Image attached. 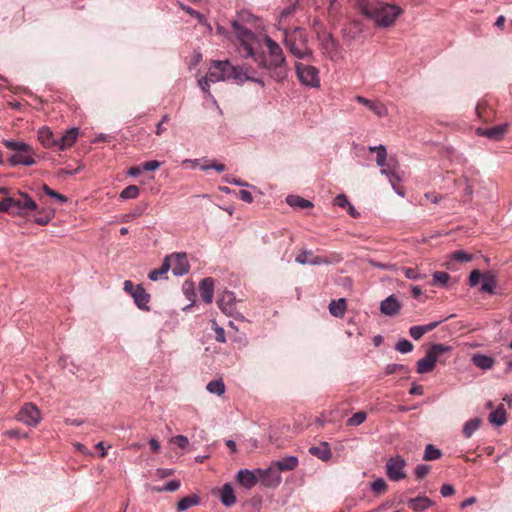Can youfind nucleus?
Masks as SVG:
<instances>
[{
    "instance_id": "obj_1",
    "label": "nucleus",
    "mask_w": 512,
    "mask_h": 512,
    "mask_svg": "<svg viewBox=\"0 0 512 512\" xmlns=\"http://www.w3.org/2000/svg\"><path fill=\"white\" fill-rule=\"evenodd\" d=\"M238 40V53L244 59L251 58L259 68L268 71L269 76L282 82L288 75V65L280 45L269 36H265L263 42L267 47V54L262 49L261 39L250 29L240 24L237 20L231 23Z\"/></svg>"
},
{
    "instance_id": "obj_2",
    "label": "nucleus",
    "mask_w": 512,
    "mask_h": 512,
    "mask_svg": "<svg viewBox=\"0 0 512 512\" xmlns=\"http://www.w3.org/2000/svg\"><path fill=\"white\" fill-rule=\"evenodd\" d=\"M355 7L379 28L392 26L402 13L400 6L377 0H356Z\"/></svg>"
},
{
    "instance_id": "obj_3",
    "label": "nucleus",
    "mask_w": 512,
    "mask_h": 512,
    "mask_svg": "<svg viewBox=\"0 0 512 512\" xmlns=\"http://www.w3.org/2000/svg\"><path fill=\"white\" fill-rule=\"evenodd\" d=\"M245 65L234 66L229 60H215L209 68V77L213 83L231 80L238 85L246 82Z\"/></svg>"
},
{
    "instance_id": "obj_4",
    "label": "nucleus",
    "mask_w": 512,
    "mask_h": 512,
    "mask_svg": "<svg viewBox=\"0 0 512 512\" xmlns=\"http://www.w3.org/2000/svg\"><path fill=\"white\" fill-rule=\"evenodd\" d=\"M369 151L376 153V164L381 168V174L388 178L393 189H395V182L400 181V177L397 175L396 171L397 161L393 158L387 160V150L382 144L378 146H370Z\"/></svg>"
},
{
    "instance_id": "obj_5",
    "label": "nucleus",
    "mask_w": 512,
    "mask_h": 512,
    "mask_svg": "<svg viewBox=\"0 0 512 512\" xmlns=\"http://www.w3.org/2000/svg\"><path fill=\"white\" fill-rule=\"evenodd\" d=\"M283 43L291 54L298 59H304L312 55V51L306 45V35L300 28H296L292 33L285 31Z\"/></svg>"
},
{
    "instance_id": "obj_6",
    "label": "nucleus",
    "mask_w": 512,
    "mask_h": 512,
    "mask_svg": "<svg viewBox=\"0 0 512 512\" xmlns=\"http://www.w3.org/2000/svg\"><path fill=\"white\" fill-rule=\"evenodd\" d=\"M452 347L442 343H433L423 358L419 359L416 364V371L419 374L431 372L435 368V364L444 353L450 352Z\"/></svg>"
},
{
    "instance_id": "obj_7",
    "label": "nucleus",
    "mask_w": 512,
    "mask_h": 512,
    "mask_svg": "<svg viewBox=\"0 0 512 512\" xmlns=\"http://www.w3.org/2000/svg\"><path fill=\"white\" fill-rule=\"evenodd\" d=\"M295 70L299 81L310 88L320 87L319 70L311 65L296 62Z\"/></svg>"
},
{
    "instance_id": "obj_8",
    "label": "nucleus",
    "mask_w": 512,
    "mask_h": 512,
    "mask_svg": "<svg viewBox=\"0 0 512 512\" xmlns=\"http://www.w3.org/2000/svg\"><path fill=\"white\" fill-rule=\"evenodd\" d=\"M217 304H218L219 308L221 309V311L223 313H225L226 315L231 316L238 320L244 319L243 315L237 311V308H236L237 299L233 292L224 291L220 295V297L217 301Z\"/></svg>"
},
{
    "instance_id": "obj_9",
    "label": "nucleus",
    "mask_w": 512,
    "mask_h": 512,
    "mask_svg": "<svg viewBox=\"0 0 512 512\" xmlns=\"http://www.w3.org/2000/svg\"><path fill=\"white\" fill-rule=\"evenodd\" d=\"M406 465V460L400 455L389 458L386 462V474L388 478L392 481L404 479L406 477L404 470Z\"/></svg>"
},
{
    "instance_id": "obj_10",
    "label": "nucleus",
    "mask_w": 512,
    "mask_h": 512,
    "mask_svg": "<svg viewBox=\"0 0 512 512\" xmlns=\"http://www.w3.org/2000/svg\"><path fill=\"white\" fill-rule=\"evenodd\" d=\"M164 259H169V263L171 264L170 269L173 275L180 277L189 272L190 264L186 253H173L166 256Z\"/></svg>"
},
{
    "instance_id": "obj_11",
    "label": "nucleus",
    "mask_w": 512,
    "mask_h": 512,
    "mask_svg": "<svg viewBox=\"0 0 512 512\" xmlns=\"http://www.w3.org/2000/svg\"><path fill=\"white\" fill-rule=\"evenodd\" d=\"M258 481L265 487H277L281 483V475L275 469L273 464L266 469H256Z\"/></svg>"
},
{
    "instance_id": "obj_12",
    "label": "nucleus",
    "mask_w": 512,
    "mask_h": 512,
    "mask_svg": "<svg viewBox=\"0 0 512 512\" xmlns=\"http://www.w3.org/2000/svg\"><path fill=\"white\" fill-rule=\"evenodd\" d=\"M18 419L28 426H36L41 421V413L34 404L26 403L19 411Z\"/></svg>"
},
{
    "instance_id": "obj_13",
    "label": "nucleus",
    "mask_w": 512,
    "mask_h": 512,
    "mask_svg": "<svg viewBox=\"0 0 512 512\" xmlns=\"http://www.w3.org/2000/svg\"><path fill=\"white\" fill-rule=\"evenodd\" d=\"M20 198H15L12 213L17 216H24L26 211H35L36 202L25 192H19Z\"/></svg>"
},
{
    "instance_id": "obj_14",
    "label": "nucleus",
    "mask_w": 512,
    "mask_h": 512,
    "mask_svg": "<svg viewBox=\"0 0 512 512\" xmlns=\"http://www.w3.org/2000/svg\"><path fill=\"white\" fill-rule=\"evenodd\" d=\"M9 164L12 167L18 166V165H24V166H32L34 165L35 159L33 158V149L31 146H29L28 151H20L16 152L8 159Z\"/></svg>"
},
{
    "instance_id": "obj_15",
    "label": "nucleus",
    "mask_w": 512,
    "mask_h": 512,
    "mask_svg": "<svg viewBox=\"0 0 512 512\" xmlns=\"http://www.w3.org/2000/svg\"><path fill=\"white\" fill-rule=\"evenodd\" d=\"M507 130H508V124L503 123V124L496 125L494 127L487 128V129L478 128L476 130V133L479 136H484L491 140L498 141L504 137Z\"/></svg>"
},
{
    "instance_id": "obj_16",
    "label": "nucleus",
    "mask_w": 512,
    "mask_h": 512,
    "mask_svg": "<svg viewBox=\"0 0 512 512\" xmlns=\"http://www.w3.org/2000/svg\"><path fill=\"white\" fill-rule=\"evenodd\" d=\"M401 303L395 295H390L380 303V312L387 316H395L401 309Z\"/></svg>"
},
{
    "instance_id": "obj_17",
    "label": "nucleus",
    "mask_w": 512,
    "mask_h": 512,
    "mask_svg": "<svg viewBox=\"0 0 512 512\" xmlns=\"http://www.w3.org/2000/svg\"><path fill=\"white\" fill-rule=\"evenodd\" d=\"M238 483L246 489H251L258 482V474L255 470L241 469L237 473Z\"/></svg>"
},
{
    "instance_id": "obj_18",
    "label": "nucleus",
    "mask_w": 512,
    "mask_h": 512,
    "mask_svg": "<svg viewBox=\"0 0 512 512\" xmlns=\"http://www.w3.org/2000/svg\"><path fill=\"white\" fill-rule=\"evenodd\" d=\"M355 101L366 106L370 111L378 117H385L388 114L387 108L384 104L378 101L369 100L363 96H356Z\"/></svg>"
},
{
    "instance_id": "obj_19",
    "label": "nucleus",
    "mask_w": 512,
    "mask_h": 512,
    "mask_svg": "<svg viewBox=\"0 0 512 512\" xmlns=\"http://www.w3.org/2000/svg\"><path fill=\"white\" fill-rule=\"evenodd\" d=\"M132 298L137 308L143 311H150V307L148 305L150 295L145 291L141 284L136 285V290Z\"/></svg>"
},
{
    "instance_id": "obj_20",
    "label": "nucleus",
    "mask_w": 512,
    "mask_h": 512,
    "mask_svg": "<svg viewBox=\"0 0 512 512\" xmlns=\"http://www.w3.org/2000/svg\"><path fill=\"white\" fill-rule=\"evenodd\" d=\"M199 291H200L202 300L205 303L210 304L213 300V295H214V280H213V278L206 277V278L202 279L199 284Z\"/></svg>"
},
{
    "instance_id": "obj_21",
    "label": "nucleus",
    "mask_w": 512,
    "mask_h": 512,
    "mask_svg": "<svg viewBox=\"0 0 512 512\" xmlns=\"http://www.w3.org/2000/svg\"><path fill=\"white\" fill-rule=\"evenodd\" d=\"M79 135L78 128H71L67 130L64 134L58 137L57 147L59 150L63 151L69 147H71L75 141L77 140Z\"/></svg>"
},
{
    "instance_id": "obj_22",
    "label": "nucleus",
    "mask_w": 512,
    "mask_h": 512,
    "mask_svg": "<svg viewBox=\"0 0 512 512\" xmlns=\"http://www.w3.org/2000/svg\"><path fill=\"white\" fill-rule=\"evenodd\" d=\"M497 278L494 272L486 271L483 273V280L480 287V292L488 293L490 295L497 294L496 291Z\"/></svg>"
},
{
    "instance_id": "obj_23",
    "label": "nucleus",
    "mask_w": 512,
    "mask_h": 512,
    "mask_svg": "<svg viewBox=\"0 0 512 512\" xmlns=\"http://www.w3.org/2000/svg\"><path fill=\"white\" fill-rule=\"evenodd\" d=\"M298 458L296 456H286L282 459L272 462L278 473L282 471H291L298 466Z\"/></svg>"
},
{
    "instance_id": "obj_24",
    "label": "nucleus",
    "mask_w": 512,
    "mask_h": 512,
    "mask_svg": "<svg viewBox=\"0 0 512 512\" xmlns=\"http://www.w3.org/2000/svg\"><path fill=\"white\" fill-rule=\"evenodd\" d=\"M433 504H434L433 501L426 496H418L415 498H410L407 501V505L409 506V508H411L415 512L425 511Z\"/></svg>"
},
{
    "instance_id": "obj_25",
    "label": "nucleus",
    "mask_w": 512,
    "mask_h": 512,
    "mask_svg": "<svg viewBox=\"0 0 512 512\" xmlns=\"http://www.w3.org/2000/svg\"><path fill=\"white\" fill-rule=\"evenodd\" d=\"M472 363L481 370H489L494 366L495 360L491 356L475 353L471 357Z\"/></svg>"
},
{
    "instance_id": "obj_26",
    "label": "nucleus",
    "mask_w": 512,
    "mask_h": 512,
    "mask_svg": "<svg viewBox=\"0 0 512 512\" xmlns=\"http://www.w3.org/2000/svg\"><path fill=\"white\" fill-rule=\"evenodd\" d=\"M38 139L46 148L57 147L58 138L54 137L53 132L48 127L39 129Z\"/></svg>"
},
{
    "instance_id": "obj_27",
    "label": "nucleus",
    "mask_w": 512,
    "mask_h": 512,
    "mask_svg": "<svg viewBox=\"0 0 512 512\" xmlns=\"http://www.w3.org/2000/svg\"><path fill=\"white\" fill-rule=\"evenodd\" d=\"M309 453L322 461H328L332 457L330 446L327 442H321L319 446H311Z\"/></svg>"
},
{
    "instance_id": "obj_28",
    "label": "nucleus",
    "mask_w": 512,
    "mask_h": 512,
    "mask_svg": "<svg viewBox=\"0 0 512 512\" xmlns=\"http://www.w3.org/2000/svg\"><path fill=\"white\" fill-rule=\"evenodd\" d=\"M488 420L492 425L495 426L504 425L507 421V415L504 405H498V407L489 414Z\"/></svg>"
},
{
    "instance_id": "obj_29",
    "label": "nucleus",
    "mask_w": 512,
    "mask_h": 512,
    "mask_svg": "<svg viewBox=\"0 0 512 512\" xmlns=\"http://www.w3.org/2000/svg\"><path fill=\"white\" fill-rule=\"evenodd\" d=\"M220 500L226 507H230L236 502L234 490L230 484H224L220 489Z\"/></svg>"
},
{
    "instance_id": "obj_30",
    "label": "nucleus",
    "mask_w": 512,
    "mask_h": 512,
    "mask_svg": "<svg viewBox=\"0 0 512 512\" xmlns=\"http://www.w3.org/2000/svg\"><path fill=\"white\" fill-rule=\"evenodd\" d=\"M287 204L296 209H307L312 208L313 203L307 199H304L298 195H289L286 198Z\"/></svg>"
},
{
    "instance_id": "obj_31",
    "label": "nucleus",
    "mask_w": 512,
    "mask_h": 512,
    "mask_svg": "<svg viewBox=\"0 0 512 512\" xmlns=\"http://www.w3.org/2000/svg\"><path fill=\"white\" fill-rule=\"evenodd\" d=\"M346 311V301L344 298L332 300L329 303V312L332 316L343 317Z\"/></svg>"
},
{
    "instance_id": "obj_32",
    "label": "nucleus",
    "mask_w": 512,
    "mask_h": 512,
    "mask_svg": "<svg viewBox=\"0 0 512 512\" xmlns=\"http://www.w3.org/2000/svg\"><path fill=\"white\" fill-rule=\"evenodd\" d=\"M171 264L169 263V259H164L162 265L158 269H153L149 272L148 278L151 281H157L166 276L167 272L170 270Z\"/></svg>"
},
{
    "instance_id": "obj_33",
    "label": "nucleus",
    "mask_w": 512,
    "mask_h": 512,
    "mask_svg": "<svg viewBox=\"0 0 512 512\" xmlns=\"http://www.w3.org/2000/svg\"><path fill=\"white\" fill-rule=\"evenodd\" d=\"M481 423L482 420L480 418H473L465 422L462 431L465 438H471L473 434L479 429Z\"/></svg>"
},
{
    "instance_id": "obj_34",
    "label": "nucleus",
    "mask_w": 512,
    "mask_h": 512,
    "mask_svg": "<svg viewBox=\"0 0 512 512\" xmlns=\"http://www.w3.org/2000/svg\"><path fill=\"white\" fill-rule=\"evenodd\" d=\"M199 503L200 498L197 495L194 494L191 496H186L178 502L177 509L178 511H185L193 506L198 505Z\"/></svg>"
},
{
    "instance_id": "obj_35",
    "label": "nucleus",
    "mask_w": 512,
    "mask_h": 512,
    "mask_svg": "<svg viewBox=\"0 0 512 512\" xmlns=\"http://www.w3.org/2000/svg\"><path fill=\"white\" fill-rule=\"evenodd\" d=\"M2 144L7 149L12 150L15 153L20 152V151H28L29 146H30L29 144L22 142V141H15V140H8V139H4L2 141Z\"/></svg>"
},
{
    "instance_id": "obj_36",
    "label": "nucleus",
    "mask_w": 512,
    "mask_h": 512,
    "mask_svg": "<svg viewBox=\"0 0 512 512\" xmlns=\"http://www.w3.org/2000/svg\"><path fill=\"white\" fill-rule=\"evenodd\" d=\"M442 452L440 449L432 444H428L425 447L423 459L426 461H433L441 458Z\"/></svg>"
},
{
    "instance_id": "obj_37",
    "label": "nucleus",
    "mask_w": 512,
    "mask_h": 512,
    "mask_svg": "<svg viewBox=\"0 0 512 512\" xmlns=\"http://www.w3.org/2000/svg\"><path fill=\"white\" fill-rule=\"evenodd\" d=\"M206 389L210 393L220 396L225 392V385L221 379L212 380L207 384Z\"/></svg>"
},
{
    "instance_id": "obj_38",
    "label": "nucleus",
    "mask_w": 512,
    "mask_h": 512,
    "mask_svg": "<svg viewBox=\"0 0 512 512\" xmlns=\"http://www.w3.org/2000/svg\"><path fill=\"white\" fill-rule=\"evenodd\" d=\"M139 193L140 189L138 186L129 185L121 191L119 197L123 200L134 199L139 195Z\"/></svg>"
},
{
    "instance_id": "obj_39",
    "label": "nucleus",
    "mask_w": 512,
    "mask_h": 512,
    "mask_svg": "<svg viewBox=\"0 0 512 512\" xmlns=\"http://www.w3.org/2000/svg\"><path fill=\"white\" fill-rule=\"evenodd\" d=\"M400 270L404 274V276L410 280L417 281L425 278V275L421 274L418 268L401 267Z\"/></svg>"
},
{
    "instance_id": "obj_40",
    "label": "nucleus",
    "mask_w": 512,
    "mask_h": 512,
    "mask_svg": "<svg viewBox=\"0 0 512 512\" xmlns=\"http://www.w3.org/2000/svg\"><path fill=\"white\" fill-rule=\"evenodd\" d=\"M432 277H433V284L442 286V287L447 286V284L450 280V275L444 271H436L433 273Z\"/></svg>"
},
{
    "instance_id": "obj_41",
    "label": "nucleus",
    "mask_w": 512,
    "mask_h": 512,
    "mask_svg": "<svg viewBox=\"0 0 512 512\" xmlns=\"http://www.w3.org/2000/svg\"><path fill=\"white\" fill-rule=\"evenodd\" d=\"M409 371H410L409 367L406 365H403V364L393 363V364H388L385 367L386 375H391V374L398 373V372L407 374V373H409Z\"/></svg>"
},
{
    "instance_id": "obj_42",
    "label": "nucleus",
    "mask_w": 512,
    "mask_h": 512,
    "mask_svg": "<svg viewBox=\"0 0 512 512\" xmlns=\"http://www.w3.org/2000/svg\"><path fill=\"white\" fill-rule=\"evenodd\" d=\"M450 259L461 263H467L470 262L473 257L464 250H457L451 253Z\"/></svg>"
},
{
    "instance_id": "obj_43",
    "label": "nucleus",
    "mask_w": 512,
    "mask_h": 512,
    "mask_svg": "<svg viewBox=\"0 0 512 512\" xmlns=\"http://www.w3.org/2000/svg\"><path fill=\"white\" fill-rule=\"evenodd\" d=\"M413 348V344L407 339H400L395 345V349L401 354L410 353Z\"/></svg>"
},
{
    "instance_id": "obj_44",
    "label": "nucleus",
    "mask_w": 512,
    "mask_h": 512,
    "mask_svg": "<svg viewBox=\"0 0 512 512\" xmlns=\"http://www.w3.org/2000/svg\"><path fill=\"white\" fill-rule=\"evenodd\" d=\"M42 190H43V192H44L47 196H49V197H51V198L56 199V200H57L58 202H60L61 204L66 203V202L68 201V199H67V197H66V196H64V195H62V194H60V193H58V192L54 191L53 189H51V188H50L49 186H47L46 184H44V185H43Z\"/></svg>"
},
{
    "instance_id": "obj_45",
    "label": "nucleus",
    "mask_w": 512,
    "mask_h": 512,
    "mask_svg": "<svg viewBox=\"0 0 512 512\" xmlns=\"http://www.w3.org/2000/svg\"><path fill=\"white\" fill-rule=\"evenodd\" d=\"M365 412H357L352 417L347 420V425L349 426H359L366 420Z\"/></svg>"
},
{
    "instance_id": "obj_46",
    "label": "nucleus",
    "mask_w": 512,
    "mask_h": 512,
    "mask_svg": "<svg viewBox=\"0 0 512 512\" xmlns=\"http://www.w3.org/2000/svg\"><path fill=\"white\" fill-rule=\"evenodd\" d=\"M245 77H247L246 82L251 81L255 82L261 87L265 86V83L262 78H256L254 77L255 70L252 69L250 66L245 65Z\"/></svg>"
},
{
    "instance_id": "obj_47",
    "label": "nucleus",
    "mask_w": 512,
    "mask_h": 512,
    "mask_svg": "<svg viewBox=\"0 0 512 512\" xmlns=\"http://www.w3.org/2000/svg\"><path fill=\"white\" fill-rule=\"evenodd\" d=\"M210 82H212V81L209 76L203 77L198 80V85L201 88V90L207 95V97H209L215 101L214 97L210 93Z\"/></svg>"
},
{
    "instance_id": "obj_48",
    "label": "nucleus",
    "mask_w": 512,
    "mask_h": 512,
    "mask_svg": "<svg viewBox=\"0 0 512 512\" xmlns=\"http://www.w3.org/2000/svg\"><path fill=\"white\" fill-rule=\"evenodd\" d=\"M370 487H371L373 492H375L377 494H381V493H383L387 489V484L384 481V479L377 478L376 480H374L371 483Z\"/></svg>"
},
{
    "instance_id": "obj_49",
    "label": "nucleus",
    "mask_w": 512,
    "mask_h": 512,
    "mask_svg": "<svg viewBox=\"0 0 512 512\" xmlns=\"http://www.w3.org/2000/svg\"><path fill=\"white\" fill-rule=\"evenodd\" d=\"M426 333L423 325H416V326H412L410 327L409 329V335L414 339V340H419L423 337V335Z\"/></svg>"
},
{
    "instance_id": "obj_50",
    "label": "nucleus",
    "mask_w": 512,
    "mask_h": 512,
    "mask_svg": "<svg viewBox=\"0 0 512 512\" xmlns=\"http://www.w3.org/2000/svg\"><path fill=\"white\" fill-rule=\"evenodd\" d=\"M13 204H15L14 197H6L0 201V212L13 211Z\"/></svg>"
},
{
    "instance_id": "obj_51",
    "label": "nucleus",
    "mask_w": 512,
    "mask_h": 512,
    "mask_svg": "<svg viewBox=\"0 0 512 512\" xmlns=\"http://www.w3.org/2000/svg\"><path fill=\"white\" fill-rule=\"evenodd\" d=\"M480 280H483V273H481L479 270H473L471 271L468 283L471 287L476 286Z\"/></svg>"
},
{
    "instance_id": "obj_52",
    "label": "nucleus",
    "mask_w": 512,
    "mask_h": 512,
    "mask_svg": "<svg viewBox=\"0 0 512 512\" xmlns=\"http://www.w3.org/2000/svg\"><path fill=\"white\" fill-rule=\"evenodd\" d=\"M311 255L312 254L310 251L304 250L296 256L295 260L297 263L302 265L310 264V261L312 259Z\"/></svg>"
},
{
    "instance_id": "obj_53",
    "label": "nucleus",
    "mask_w": 512,
    "mask_h": 512,
    "mask_svg": "<svg viewBox=\"0 0 512 512\" xmlns=\"http://www.w3.org/2000/svg\"><path fill=\"white\" fill-rule=\"evenodd\" d=\"M351 203L349 202L347 196L345 194H338L334 198V205L341 207V208H347Z\"/></svg>"
},
{
    "instance_id": "obj_54",
    "label": "nucleus",
    "mask_w": 512,
    "mask_h": 512,
    "mask_svg": "<svg viewBox=\"0 0 512 512\" xmlns=\"http://www.w3.org/2000/svg\"><path fill=\"white\" fill-rule=\"evenodd\" d=\"M180 487V482L178 480H170L168 481L159 491H168L174 492L178 490Z\"/></svg>"
},
{
    "instance_id": "obj_55",
    "label": "nucleus",
    "mask_w": 512,
    "mask_h": 512,
    "mask_svg": "<svg viewBox=\"0 0 512 512\" xmlns=\"http://www.w3.org/2000/svg\"><path fill=\"white\" fill-rule=\"evenodd\" d=\"M173 443L179 446L181 449H185L189 445L188 438L184 435H177L172 439Z\"/></svg>"
},
{
    "instance_id": "obj_56",
    "label": "nucleus",
    "mask_w": 512,
    "mask_h": 512,
    "mask_svg": "<svg viewBox=\"0 0 512 512\" xmlns=\"http://www.w3.org/2000/svg\"><path fill=\"white\" fill-rule=\"evenodd\" d=\"M430 471V466L426 464H419L415 468V475L417 478H423L426 476Z\"/></svg>"
},
{
    "instance_id": "obj_57",
    "label": "nucleus",
    "mask_w": 512,
    "mask_h": 512,
    "mask_svg": "<svg viewBox=\"0 0 512 512\" xmlns=\"http://www.w3.org/2000/svg\"><path fill=\"white\" fill-rule=\"evenodd\" d=\"M160 166H161V162H159L157 160H151V161H147L142 164V170L151 172V171H155Z\"/></svg>"
},
{
    "instance_id": "obj_58",
    "label": "nucleus",
    "mask_w": 512,
    "mask_h": 512,
    "mask_svg": "<svg viewBox=\"0 0 512 512\" xmlns=\"http://www.w3.org/2000/svg\"><path fill=\"white\" fill-rule=\"evenodd\" d=\"M213 324H214V330L216 333V337H215L216 341L220 342V343H225L226 337H225L224 329L222 327L218 326L215 321L213 322Z\"/></svg>"
},
{
    "instance_id": "obj_59",
    "label": "nucleus",
    "mask_w": 512,
    "mask_h": 512,
    "mask_svg": "<svg viewBox=\"0 0 512 512\" xmlns=\"http://www.w3.org/2000/svg\"><path fill=\"white\" fill-rule=\"evenodd\" d=\"M209 169H214L217 172H223V171H225L226 167H225L224 164L217 163V162H212L209 165H202L201 166V170H203V171H206V170H209Z\"/></svg>"
},
{
    "instance_id": "obj_60",
    "label": "nucleus",
    "mask_w": 512,
    "mask_h": 512,
    "mask_svg": "<svg viewBox=\"0 0 512 512\" xmlns=\"http://www.w3.org/2000/svg\"><path fill=\"white\" fill-rule=\"evenodd\" d=\"M223 180L227 183H230V184H233V185H236V186H241V187H248L249 184L247 182H244L238 178H235V177H231V176H225L223 178Z\"/></svg>"
},
{
    "instance_id": "obj_61",
    "label": "nucleus",
    "mask_w": 512,
    "mask_h": 512,
    "mask_svg": "<svg viewBox=\"0 0 512 512\" xmlns=\"http://www.w3.org/2000/svg\"><path fill=\"white\" fill-rule=\"evenodd\" d=\"M455 492L454 487L451 484H443L440 488V493L443 497H448L453 495Z\"/></svg>"
},
{
    "instance_id": "obj_62",
    "label": "nucleus",
    "mask_w": 512,
    "mask_h": 512,
    "mask_svg": "<svg viewBox=\"0 0 512 512\" xmlns=\"http://www.w3.org/2000/svg\"><path fill=\"white\" fill-rule=\"evenodd\" d=\"M238 197L246 203L253 202V196L248 190H240L238 193Z\"/></svg>"
},
{
    "instance_id": "obj_63",
    "label": "nucleus",
    "mask_w": 512,
    "mask_h": 512,
    "mask_svg": "<svg viewBox=\"0 0 512 512\" xmlns=\"http://www.w3.org/2000/svg\"><path fill=\"white\" fill-rule=\"evenodd\" d=\"M123 289L126 293H128L131 297H133V294L135 293L136 286L132 283L130 280L124 281Z\"/></svg>"
},
{
    "instance_id": "obj_64",
    "label": "nucleus",
    "mask_w": 512,
    "mask_h": 512,
    "mask_svg": "<svg viewBox=\"0 0 512 512\" xmlns=\"http://www.w3.org/2000/svg\"><path fill=\"white\" fill-rule=\"evenodd\" d=\"M51 218H52V215L47 214V215L35 217L34 221H35V223H37L39 225H46L50 222Z\"/></svg>"
}]
</instances>
